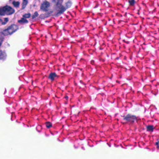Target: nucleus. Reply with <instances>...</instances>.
<instances>
[{
	"instance_id": "nucleus-10",
	"label": "nucleus",
	"mask_w": 159,
	"mask_h": 159,
	"mask_svg": "<svg viewBox=\"0 0 159 159\" xmlns=\"http://www.w3.org/2000/svg\"><path fill=\"white\" fill-rule=\"evenodd\" d=\"M12 4L16 7H18L20 5V2H19L13 1L12 2Z\"/></svg>"
},
{
	"instance_id": "nucleus-6",
	"label": "nucleus",
	"mask_w": 159,
	"mask_h": 159,
	"mask_svg": "<svg viewBox=\"0 0 159 159\" xmlns=\"http://www.w3.org/2000/svg\"><path fill=\"white\" fill-rule=\"evenodd\" d=\"M57 77V76L55 73H51L49 75V78L52 81H53Z\"/></svg>"
},
{
	"instance_id": "nucleus-19",
	"label": "nucleus",
	"mask_w": 159,
	"mask_h": 159,
	"mask_svg": "<svg viewBox=\"0 0 159 159\" xmlns=\"http://www.w3.org/2000/svg\"><path fill=\"white\" fill-rule=\"evenodd\" d=\"M8 18H5L4 19V21L5 22H4V23H6H6L8 21Z\"/></svg>"
},
{
	"instance_id": "nucleus-18",
	"label": "nucleus",
	"mask_w": 159,
	"mask_h": 159,
	"mask_svg": "<svg viewBox=\"0 0 159 159\" xmlns=\"http://www.w3.org/2000/svg\"><path fill=\"white\" fill-rule=\"evenodd\" d=\"M6 24V23H4L2 19H0V25H4Z\"/></svg>"
},
{
	"instance_id": "nucleus-16",
	"label": "nucleus",
	"mask_w": 159,
	"mask_h": 159,
	"mask_svg": "<svg viewBox=\"0 0 159 159\" xmlns=\"http://www.w3.org/2000/svg\"><path fill=\"white\" fill-rule=\"evenodd\" d=\"M38 16V12L37 11H35L34 14L32 16V18L33 19H34L36 17H37Z\"/></svg>"
},
{
	"instance_id": "nucleus-9",
	"label": "nucleus",
	"mask_w": 159,
	"mask_h": 159,
	"mask_svg": "<svg viewBox=\"0 0 159 159\" xmlns=\"http://www.w3.org/2000/svg\"><path fill=\"white\" fill-rule=\"evenodd\" d=\"M71 5V2H68L66 3V6L64 7L63 6V7L65 9L64 10V11L66 10V9L70 7Z\"/></svg>"
},
{
	"instance_id": "nucleus-20",
	"label": "nucleus",
	"mask_w": 159,
	"mask_h": 159,
	"mask_svg": "<svg viewBox=\"0 0 159 159\" xmlns=\"http://www.w3.org/2000/svg\"><path fill=\"white\" fill-rule=\"evenodd\" d=\"M156 145L157 146V148H159V141L156 143Z\"/></svg>"
},
{
	"instance_id": "nucleus-21",
	"label": "nucleus",
	"mask_w": 159,
	"mask_h": 159,
	"mask_svg": "<svg viewBox=\"0 0 159 159\" xmlns=\"http://www.w3.org/2000/svg\"><path fill=\"white\" fill-rule=\"evenodd\" d=\"M65 98L66 99H67L68 98V97L67 96H66V97H65Z\"/></svg>"
},
{
	"instance_id": "nucleus-15",
	"label": "nucleus",
	"mask_w": 159,
	"mask_h": 159,
	"mask_svg": "<svg viewBox=\"0 0 159 159\" xmlns=\"http://www.w3.org/2000/svg\"><path fill=\"white\" fill-rule=\"evenodd\" d=\"M135 2V1L134 0H129V2L131 6L133 5L134 4Z\"/></svg>"
},
{
	"instance_id": "nucleus-3",
	"label": "nucleus",
	"mask_w": 159,
	"mask_h": 159,
	"mask_svg": "<svg viewBox=\"0 0 159 159\" xmlns=\"http://www.w3.org/2000/svg\"><path fill=\"white\" fill-rule=\"evenodd\" d=\"M4 15L5 14L11 15L15 12L14 10L11 7L8 6H6L3 7Z\"/></svg>"
},
{
	"instance_id": "nucleus-5",
	"label": "nucleus",
	"mask_w": 159,
	"mask_h": 159,
	"mask_svg": "<svg viewBox=\"0 0 159 159\" xmlns=\"http://www.w3.org/2000/svg\"><path fill=\"white\" fill-rule=\"evenodd\" d=\"M17 26L15 25H13L9 27L8 28L10 34H11L16 30Z\"/></svg>"
},
{
	"instance_id": "nucleus-7",
	"label": "nucleus",
	"mask_w": 159,
	"mask_h": 159,
	"mask_svg": "<svg viewBox=\"0 0 159 159\" xmlns=\"http://www.w3.org/2000/svg\"><path fill=\"white\" fill-rule=\"evenodd\" d=\"M18 22L19 23L22 24L28 23V21L27 20L23 17L21 18L20 20H18Z\"/></svg>"
},
{
	"instance_id": "nucleus-8",
	"label": "nucleus",
	"mask_w": 159,
	"mask_h": 159,
	"mask_svg": "<svg viewBox=\"0 0 159 159\" xmlns=\"http://www.w3.org/2000/svg\"><path fill=\"white\" fill-rule=\"evenodd\" d=\"M28 3V0H23L22 8L24 9Z\"/></svg>"
},
{
	"instance_id": "nucleus-14",
	"label": "nucleus",
	"mask_w": 159,
	"mask_h": 159,
	"mask_svg": "<svg viewBox=\"0 0 159 159\" xmlns=\"http://www.w3.org/2000/svg\"><path fill=\"white\" fill-rule=\"evenodd\" d=\"M31 16V15L30 13H28L27 14H26L25 15H24L23 16V17L25 18H28L30 17Z\"/></svg>"
},
{
	"instance_id": "nucleus-1",
	"label": "nucleus",
	"mask_w": 159,
	"mask_h": 159,
	"mask_svg": "<svg viewBox=\"0 0 159 159\" xmlns=\"http://www.w3.org/2000/svg\"><path fill=\"white\" fill-rule=\"evenodd\" d=\"M52 1L55 4V9L57 11V14H62L65 10L62 5L63 0H52Z\"/></svg>"
},
{
	"instance_id": "nucleus-2",
	"label": "nucleus",
	"mask_w": 159,
	"mask_h": 159,
	"mask_svg": "<svg viewBox=\"0 0 159 159\" xmlns=\"http://www.w3.org/2000/svg\"><path fill=\"white\" fill-rule=\"evenodd\" d=\"M123 119L131 123H133L137 120L135 116L131 114H128Z\"/></svg>"
},
{
	"instance_id": "nucleus-4",
	"label": "nucleus",
	"mask_w": 159,
	"mask_h": 159,
	"mask_svg": "<svg viewBox=\"0 0 159 159\" xmlns=\"http://www.w3.org/2000/svg\"><path fill=\"white\" fill-rule=\"evenodd\" d=\"M50 6V3L47 1H45L41 4L40 7V9L44 11H48V8Z\"/></svg>"
},
{
	"instance_id": "nucleus-11",
	"label": "nucleus",
	"mask_w": 159,
	"mask_h": 159,
	"mask_svg": "<svg viewBox=\"0 0 159 159\" xmlns=\"http://www.w3.org/2000/svg\"><path fill=\"white\" fill-rule=\"evenodd\" d=\"M2 33L5 35H7L10 34L7 28L6 29L3 30L2 31Z\"/></svg>"
},
{
	"instance_id": "nucleus-12",
	"label": "nucleus",
	"mask_w": 159,
	"mask_h": 159,
	"mask_svg": "<svg viewBox=\"0 0 159 159\" xmlns=\"http://www.w3.org/2000/svg\"><path fill=\"white\" fill-rule=\"evenodd\" d=\"M147 130L148 131H152L153 129V126L152 125H149L147 127Z\"/></svg>"
},
{
	"instance_id": "nucleus-17",
	"label": "nucleus",
	"mask_w": 159,
	"mask_h": 159,
	"mask_svg": "<svg viewBox=\"0 0 159 159\" xmlns=\"http://www.w3.org/2000/svg\"><path fill=\"white\" fill-rule=\"evenodd\" d=\"M46 125L47 128H49L52 126V124L50 122H46Z\"/></svg>"
},
{
	"instance_id": "nucleus-13",
	"label": "nucleus",
	"mask_w": 159,
	"mask_h": 159,
	"mask_svg": "<svg viewBox=\"0 0 159 159\" xmlns=\"http://www.w3.org/2000/svg\"><path fill=\"white\" fill-rule=\"evenodd\" d=\"M0 15H4V9L3 7H0Z\"/></svg>"
}]
</instances>
